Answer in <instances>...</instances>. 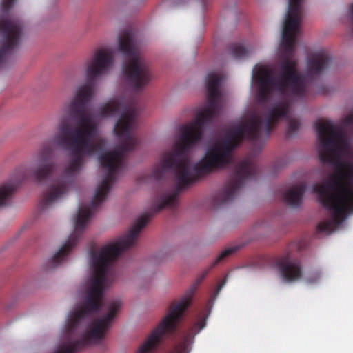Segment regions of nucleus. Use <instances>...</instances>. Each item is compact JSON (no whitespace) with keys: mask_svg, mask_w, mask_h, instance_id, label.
<instances>
[{"mask_svg":"<svg viewBox=\"0 0 353 353\" xmlns=\"http://www.w3.org/2000/svg\"><path fill=\"white\" fill-rule=\"evenodd\" d=\"M205 317H202L193 327L184 332L180 341L174 345L170 353H190L194 337L206 324Z\"/></svg>","mask_w":353,"mask_h":353,"instance_id":"12","label":"nucleus"},{"mask_svg":"<svg viewBox=\"0 0 353 353\" xmlns=\"http://www.w3.org/2000/svg\"><path fill=\"white\" fill-rule=\"evenodd\" d=\"M170 253L168 251H160L156 255L155 258L159 262H163L169 259Z\"/></svg>","mask_w":353,"mask_h":353,"instance_id":"17","label":"nucleus"},{"mask_svg":"<svg viewBox=\"0 0 353 353\" xmlns=\"http://www.w3.org/2000/svg\"><path fill=\"white\" fill-rule=\"evenodd\" d=\"M304 0H288V11L283 28L280 72L274 77L270 68L256 65L252 70V81L258 84V99L266 102L273 90L282 95L303 98L306 95V81L320 76L331 61L327 51L320 50L309 57L306 74H301L294 58L296 34L299 31Z\"/></svg>","mask_w":353,"mask_h":353,"instance_id":"4","label":"nucleus"},{"mask_svg":"<svg viewBox=\"0 0 353 353\" xmlns=\"http://www.w3.org/2000/svg\"><path fill=\"white\" fill-rule=\"evenodd\" d=\"M345 122L353 125V111L346 117Z\"/></svg>","mask_w":353,"mask_h":353,"instance_id":"21","label":"nucleus"},{"mask_svg":"<svg viewBox=\"0 0 353 353\" xmlns=\"http://www.w3.org/2000/svg\"><path fill=\"white\" fill-rule=\"evenodd\" d=\"M231 54L236 59H241L248 56L249 51L240 44H234L231 47Z\"/></svg>","mask_w":353,"mask_h":353,"instance_id":"16","label":"nucleus"},{"mask_svg":"<svg viewBox=\"0 0 353 353\" xmlns=\"http://www.w3.org/2000/svg\"><path fill=\"white\" fill-rule=\"evenodd\" d=\"M119 113L121 116L114 131L123 139V143L112 151L105 152L99 157L101 165L107 172L96 189L95 194L90 206H79L74 218V229L68 241L52 256L50 263L55 268L62 262L74 248L81 237L85 228L99 205L105 200L115 180L117 172L123 165L127 154L133 150L138 144V140L132 134V129L137 117V109L134 100L125 98L112 99L100 108L101 117H112Z\"/></svg>","mask_w":353,"mask_h":353,"instance_id":"5","label":"nucleus"},{"mask_svg":"<svg viewBox=\"0 0 353 353\" xmlns=\"http://www.w3.org/2000/svg\"><path fill=\"white\" fill-rule=\"evenodd\" d=\"M223 75L210 72L207 76V104L194 121L180 128L179 140L172 150L163 154L157 163V180L161 179L168 171L174 173L176 187L157 199V213L164 208H174L179 194L199 179L221 170L232 162V152L246 138L257 143L268 137L280 120L288 121V136L294 135L300 127L299 119L290 115L291 103L283 100L272 104L263 117L251 114L243 123L227 130L221 141L208 150L205 157L193 167L188 152L202 139L205 128L218 117L222 93L220 90Z\"/></svg>","mask_w":353,"mask_h":353,"instance_id":"1","label":"nucleus"},{"mask_svg":"<svg viewBox=\"0 0 353 353\" xmlns=\"http://www.w3.org/2000/svg\"><path fill=\"white\" fill-rule=\"evenodd\" d=\"M114 59L112 49L101 48L97 49L85 63L86 82L79 88L65 107L67 114L70 119L78 121L79 125L74 126L66 118L62 117L53 138L54 143L70 152L72 158L61 177L43 193L41 201L42 210L66 194L83 166L84 156L99 153L105 147L106 141L103 139L95 143L92 141L97 134V124L88 112V107L94 95L97 79L107 72Z\"/></svg>","mask_w":353,"mask_h":353,"instance_id":"2","label":"nucleus"},{"mask_svg":"<svg viewBox=\"0 0 353 353\" xmlns=\"http://www.w3.org/2000/svg\"><path fill=\"white\" fill-rule=\"evenodd\" d=\"M202 3H204L206 0H200Z\"/></svg>","mask_w":353,"mask_h":353,"instance_id":"22","label":"nucleus"},{"mask_svg":"<svg viewBox=\"0 0 353 353\" xmlns=\"http://www.w3.org/2000/svg\"><path fill=\"white\" fill-rule=\"evenodd\" d=\"M118 41L119 51L128 59L123 65L124 77L130 86L135 90H141L152 77L149 64L139 52L134 32L125 30Z\"/></svg>","mask_w":353,"mask_h":353,"instance_id":"6","label":"nucleus"},{"mask_svg":"<svg viewBox=\"0 0 353 353\" xmlns=\"http://www.w3.org/2000/svg\"><path fill=\"white\" fill-rule=\"evenodd\" d=\"M26 177L27 174L23 173L17 179H11L0 185V208L6 205L16 189Z\"/></svg>","mask_w":353,"mask_h":353,"instance_id":"13","label":"nucleus"},{"mask_svg":"<svg viewBox=\"0 0 353 353\" xmlns=\"http://www.w3.org/2000/svg\"><path fill=\"white\" fill-rule=\"evenodd\" d=\"M15 0H3L2 8L4 12H8L14 4Z\"/></svg>","mask_w":353,"mask_h":353,"instance_id":"18","label":"nucleus"},{"mask_svg":"<svg viewBox=\"0 0 353 353\" xmlns=\"http://www.w3.org/2000/svg\"><path fill=\"white\" fill-rule=\"evenodd\" d=\"M226 282H227V276H225L224 277V279L221 281H220L218 285L216 286V290H215V293H214V296H216L219 294V293L220 292L221 289L225 285Z\"/></svg>","mask_w":353,"mask_h":353,"instance_id":"19","label":"nucleus"},{"mask_svg":"<svg viewBox=\"0 0 353 353\" xmlns=\"http://www.w3.org/2000/svg\"><path fill=\"white\" fill-rule=\"evenodd\" d=\"M319 279H320V274L318 272H316L313 275L308 276L306 280L308 283H314L317 282Z\"/></svg>","mask_w":353,"mask_h":353,"instance_id":"20","label":"nucleus"},{"mask_svg":"<svg viewBox=\"0 0 353 353\" xmlns=\"http://www.w3.org/2000/svg\"><path fill=\"white\" fill-rule=\"evenodd\" d=\"M52 151L50 147L41 149L28 172L31 177L37 182H41L50 176L55 168V164L52 158Z\"/></svg>","mask_w":353,"mask_h":353,"instance_id":"10","label":"nucleus"},{"mask_svg":"<svg viewBox=\"0 0 353 353\" xmlns=\"http://www.w3.org/2000/svg\"><path fill=\"white\" fill-rule=\"evenodd\" d=\"M306 190V185L301 183L286 191L283 194L284 201L290 206L297 207L302 201L303 196Z\"/></svg>","mask_w":353,"mask_h":353,"instance_id":"14","label":"nucleus"},{"mask_svg":"<svg viewBox=\"0 0 353 353\" xmlns=\"http://www.w3.org/2000/svg\"><path fill=\"white\" fill-rule=\"evenodd\" d=\"M242 248V245H235L230 247H228L225 248L216 258V259L213 263V266L216 265L221 261H223L225 259H226L228 256H230L231 254L235 253L239 250H240Z\"/></svg>","mask_w":353,"mask_h":353,"instance_id":"15","label":"nucleus"},{"mask_svg":"<svg viewBox=\"0 0 353 353\" xmlns=\"http://www.w3.org/2000/svg\"><path fill=\"white\" fill-rule=\"evenodd\" d=\"M315 126L320 161L334 168L327 183H317L313 186L319 202L332 214V219L320 222L317 230L331 234L353 212V152L348 154L347 159H341L347 143L339 125L330 121L319 120Z\"/></svg>","mask_w":353,"mask_h":353,"instance_id":"3","label":"nucleus"},{"mask_svg":"<svg viewBox=\"0 0 353 353\" xmlns=\"http://www.w3.org/2000/svg\"><path fill=\"white\" fill-rule=\"evenodd\" d=\"M276 264L285 282H294L302 278L303 269L300 262L291 259L289 254L279 259Z\"/></svg>","mask_w":353,"mask_h":353,"instance_id":"11","label":"nucleus"},{"mask_svg":"<svg viewBox=\"0 0 353 353\" xmlns=\"http://www.w3.org/2000/svg\"><path fill=\"white\" fill-rule=\"evenodd\" d=\"M23 23L17 17H0V65L19 47L23 34Z\"/></svg>","mask_w":353,"mask_h":353,"instance_id":"9","label":"nucleus"},{"mask_svg":"<svg viewBox=\"0 0 353 353\" xmlns=\"http://www.w3.org/2000/svg\"><path fill=\"white\" fill-rule=\"evenodd\" d=\"M208 272V271L205 272L197 279L196 283L190 288L187 294L180 300L172 303L167 314L147 337L137 353H152L161 344L166 334L172 335L176 332L184 313L192 303V296L197 285L203 281Z\"/></svg>","mask_w":353,"mask_h":353,"instance_id":"7","label":"nucleus"},{"mask_svg":"<svg viewBox=\"0 0 353 353\" xmlns=\"http://www.w3.org/2000/svg\"><path fill=\"white\" fill-rule=\"evenodd\" d=\"M256 174V169L250 160L245 159L240 161L236 165L225 187L215 195L214 205L220 206L232 201L245 182L254 177Z\"/></svg>","mask_w":353,"mask_h":353,"instance_id":"8","label":"nucleus"}]
</instances>
